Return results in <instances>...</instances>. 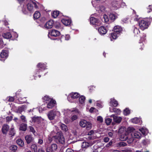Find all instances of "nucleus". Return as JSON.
<instances>
[{
    "instance_id": "1",
    "label": "nucleus",
    "mask_w": 152,
    "mask_h": 152,
    "mask_svg": "<svg viewBox=\"0 0 152 152\" xmlns=\"http://www.w3.org/2000/svg\"><path fill=\"white\" fill-rule=\"evenodd\" d=\"M37 8H38V6L35 1H28L24 5V8H26L27 10V13L28 11L32 12L34 9Z\"/></svg>"
},
{
    "instance_id": "2",
    "label": "nucleus",
    "mask_w": 152,
    "mask_h": 152,
    "mask_svg": "<svg viewBox=\"0 0 152 152\" xmlns=\"http://www.w3.org/2000/svg\"><path fill=\"white\" fill-rule=\"evenodd\" d=\"M79 124L80 126L82 127H86V129L87 130H90L92 127L91 123L84 120L80 121L79 122Z\"/></svg>"
},
{
    "instance_id": "3",
    "label": "nucleus",
    "mask_w": 152,
    "mask_h": 152,
    "mask_svg": "<svg viewBox=\"0 0 152 152\" xmlns=\"http://www.w3.org/2000/svg\"><path fill=\"white\" fill-rule=\"evenodd\" d=\"M60 113L59 112L55 110H51L47 115L49 119L50 120L54 119L56 116L60 115Z\"/></svg>"
},
{
    "instance_id": "4",
    "label": "nucleus",
    "mask_w": 152,
    "mask_h": 152,
    "mask_svg": "<svg viewBox=\"0 0 152 152\" xmlns=\"http://www.w3.org/2000/svg\"><path fill=\"white\" fill-rule=\"evenodd\" d=\"M90 23L95 26H99L102 25V22L96 18L91 17L90 19Z\"/></svg>"
},
{
    "instance_id": "5",
    "label": "nucleus",
    "mask_w": 152,
    "mask_h": 152,
    "mask_svg": "<svg viewBox=\"0 0 152 152\" xmlns=\"http://www.w3.org/2000/svg\"><path fill=\"white\" fill-rule=\"evenodd\" d=\"M80 96V94L77 92H72L68 96L67 99L70 102H73L74 100Z\"/></svg>"
},
{
    "instance_id": "6",
    "label": "nucleus",
    "mask_w": 152,
    "mask_h": 152,
    "mask_svg": "<svg viewBox=\"0 0 152 152\" xmlns=\"http://www.w3.org/2000/svg\"><path fill=\"white\" fill-rule=\"evenodd\" d=\"M149 23L148 21L144 20L139 21V25L140 28L142 30L148 28Z\"/></svg>"
},
{
    "instance_id": "7",
    "label": "nucleus",
    "mask_w": 152,
    "mask_h": 152,
    "mask_svg": "<svg viewBox=\"0 0 152 152\" xmlns=\"http://www.w3.org/2000/svg\"><path fill=\"white\" fill-rule=\"evenodd\" d=\"M47 103V107H43V110H47V108L48 109H51L54 107L56 104V102L53 99H51L48 102H46Z\"/></svg>"
},
{
    "instance_id": "8",
    "label": "nucleus",
    "mask_w": 152,
    "mask_h": 152,
    "mask_svg": "<svg viewBox=\"0 0 152 152\" xmlns=\"http://www.w3.org/2000/svg\"><path fill=\"white\" fill-rule=\"evenodd\" d=\"M60 34V32L55 30H53L48 33V36L51 39H53V37H57Z\"/></svg>"
},
{
    "instance_id": "9",
    "label": "nucleus",
    "mask_w": 152,
    "mask_h": 152,
    "mask_svg": "<svg viewBox=\"0 0 152 152\" xmlns=\"http://www.w3.org/2000/svg\"><path fill=\"white\" fill-rule=\"evenodd\" d=\"M122 0L119 1L115 0L113 1L111 3V5L113 8L114 10H117L121 7V3L122 2Z\"/></svg>"
},
{
    "instance_id": "10",
    "label": "nucleus",
    "mask_w": 152,
    "mask_h": 152,
    "mask_svg": "<svg viewBox=\"0 0 152 152\" xmlns=\"http://www.w3.org/2000/svg\"><path fill=\"white\" fill-rule=\"evenodd\" d=\"M57 145L56 144H52L46 149L47 152H53L56 151L57 149Z\"/></svg>"
},
{
    "instance_id": "11",
    "label": "nucleus",
    "mask_w": 152,
    "mask_h": 152,
    "mask_svg": "<svg viewBox=\"0 0 152 152\" xmlns=\"http://www.w3.org/2000/svg\"><path fill=\"white\" fill-rule=\"evenodd\" d=\"M57 141L60 143L63 144L64 143L65 140L64 137L61 133H59L57 134V135L54 137Z\"/></svg>"
},
{
    "instance_id": "12",
    "label": "nucleus",
    "mask_w": 152,
    "mask_h": 152,
    "mask_svg": "<svg viewBox=\"0 0 152 152\" xmlns=\"http://www.w3.org/2000/svg\"><path fill=\"white\" fill-rule=\"evenodd\" d=\"M20 4L21 7L22 9V11L25 14L27 13V10L24 8V5L27 1V0H17Z\"/></svg>"
},
{
    "instance_id": "13",
    "label": "nucleus",
    "mask_w": 152,
    "mask_h": 152,
    "mask_svg": "<svg viewBox=\"0 0 152 152\" xmlns=\"http://www.w3.org/2000/svg\"><path fill=\"white\" fill-rule=\"evenodd\" d=\"M0 56L1 58H4L3 59H1V61H4L5 59L7 58L8 56V50H2L0 54Z\"/></svg>"
},
{
    "instance_id": "14",
    "label": "nucleus",
    "mask_w": 152,
    "mask_h": 152,
    "mask_svg": "<svg viewBox=\"0 0 152 152\" xmlns=\"http://www.w3.org/2000/svg\"><path fill=\"white\" fill-rule=\"evenodd\" d=\"M37 67L38 68L36 74L39 73L40 70L42 71V70H44L46 69V66L45 64L43 63H39L37 65Z\"/></svg>"
},
{
    "instance_id": "15",
    "label": "nucleus",
    "mask_w": 152,
    "mask_h": 152,
    "mask_svg": "<svg viewBox=\"0 0 152 152\" xmlns=\"http://www.w3.org/2000/svg\"><path fill=\"white\" fill-rule=\"evenodd\" d=\"M98 31L99 34L102 35L105 34L107 33V30L106 27L103 26H101L98 28Z\"/></svg>"
},
{
    "instance_id": "16",
    "label": "nucleus",
    "mask_w": 152,
    "mask_h": 152,
    "mask_svg": "<svg viewBox=\"0 0 152 152\" xmlns=\"http://www.w3.org/2000/svg\"><path fill=\"white\" fill-rule=\"evenodd\" d=\"M113 31L118 34H120L122 31V28L121 26L117 25L114 26L113 28Z\"/></svg>"
},
{
    "instance_id": "17",
    "label": "nucleus",
    "mask_w": 152,
    "mask_h": 152,
    "mask_svg": "<svg viewBox=\"0 0 152 152\" xmlns=\"http://www.w3.org/2000/svg\"><path fill=\"white\" fill-rule=\"evenodd\" d=\"M61 21L63 24L66 26L70 25L71 23V19L68 18L62 19Z\"/></svg>"
},
{
    "instance_id": "18",
    "label": "nucleus",
    "mask_w": 152,
    "mask_h": 152,
    "mask_svg": "<svg viewBox=\"0 0 152 152\" xmlns=\"http://www.w3.org/2000/svg\"><path fill=\"white\" fill-rule=\"evenodd\" d=\"M131 136L133 137L134 138L140 139L141 137V134L138 132L134 131L131 134Z\"/></svg>"
},
{
    "instance_id": "19",
    "label": "nucleus",
    "mask_w": 152,
    "mask_h": 152,
    "mask_svg": "<svg viewBox=\"0 0 152 152\" xmlns=\"http://www.w3.org/2000/svg\"><path fill=\"white\" fill-rule=\"evenodd\" d=\"M53 24V21L52 20H50L45 23V27L47 29L50 28L52 27Z\"/></svg>"
},
{
    "instance_id": "20",
    "label": "nucleus",
    "mask_w": 152,
    "mask_h": 152,
    "mask_svg": "<svg viewBox=\"0 0 152 152\" xmlns=\"http://www.w3.org/2000/svg\"><path fill=\"white\" fill-rule=\"evenodd\" d=\"M110 117H113L114 121L116 123H120L121 121L122 118L120 117H118L114 115H111Z\"/></svg>"
},
{
    "instance_id": "21",
    "label": "nucleus",
    "mask_w": 152,
    "mask_h": 152,
    "mask_svg": "<svg viewBox=\"0 0 152 152\" xmlns=\"http://www.w3.org/2000/svg\"><path fill=\"white\" fill-rule=\"evenodd\" d=\"M118 105V102L114 98H113L110 99V105L111 107H116Z\"/></svg>"
},
{
    "instance_id": "22",
    "label": "nucleus",
    "mask_w": 152,
    "mask_h": 152,
    "mask_svg": "<svg viewBox=\"0 0 152 152\" xmlns=\"http://www.w3.org/2000/svg\"><path fill=\"white\" fill-rule=\"evenodd\" d=\"M9 126L7 124H4L2 127V131L3 134H6L9 129Z\"/></svg>"
},
{
    "instance_id": "23",
    "label": "nucleus",
    "mask_w": 152,
    "mask_h": 152,
    "mask_svg": "<svg viewBox=\"0 0 152 152\" xmlns=\"http://www.w3.org/2000/svg\"><path fill=\"white\" fill-rule=\"evenodd\" d=\"M25 138L28 144L30 143L33 140V138L32 137L31 135H30L26 136Z\"/></svg>"
},
{
    "instance_id": "24",
    "label": "nucleus",
    "mask_w": 152,
    "mask_h": 152,
    "mask_svg": "<svg viewBox=\"0 0 152 152\" xmlns=\"http://www.w3.org/2000/svg\"><path fill=\"white\" fill-rule=\"evenodd\" d=\"M119 34H118L117 33L113 32L112 33L110 34V38L111 41L112 40V39H115L118 36Z\"/></svg>"
},
{
    "instance_id": "25",
    "label": "nucleus",
    "mask_w": 152,
    "mask_h": 152,
    "mask_svg": "<svg viewBox=\"0 0 152 152\" xmlns=\"http://www.w3.org/2000/svg\"><path fill=\"white\" fill-rule=\"evenodd\" d=\"M27 128V125L26 124L22 123L20 124L19 127L20 130L25 131Z\"/></svg>"
},
{
    "instance_id": "26",
    "label": "nucleus",
    "mask_w": 152,
    "mask_h": 152,
    "mask_svg": "<svg viewBox=\"0 0 152 152\" xmlns=\"http://www.w3.org/2000/svg\"><path fill=\"white\" fill-rule=\"evenodd\" d=\"M118 15L116 13H110L109 15V19L111 20L114 21L117 17Z\"/></svg>"
},
{
    "instance_id": "27",
    "label": "nucleus",
    "mask_w": 152,
    "mask_h": 152,
    "mask_svg": "<svg viewBox=\"0 0 152 152\" xmlns=\"http://www.w3.org/2000/svg\"><path fill=\"white\" fill-rule=\"evenodd\" d=\"M26 109V105H23L20 107H18V111L20 113H21L23 111H25Z\"/></svg>"
},
{
    "instance_id": "28",
    "label": "nucleus",
    "mask_w": 152,
    "mask_h": 152,
    "mask_svg": "<svg viewBox=\"0 0 152 152\" xmlns=\"http://www.w3.org/2000/svg\"><path fill=\"white\" fill-rule=\"evenodd\" d=\"M3 37L6 39H9L12 37V36L10 32H7L2 34Z\"/></svg>"
},
{
    "instance_id": "29",
    "label": "nucleus",
    "mask_w": 152,
    "mask_h": 152,
    "mask_svg": "<svg viewBox=\"0 0 152 152\" xmlns=\"http://www.w3.org/2000/svg\"><path fill=\"white\" fill-rule=\"evenodd\" d=\"M131 121L134 124H138L140 123V119L137 118H133L131 119Z\"/></svg>"
},
{
    "instance_id": "30",
    "label": "nucleus",
    "mask_w": 152,
    "mask_h": 152,
    "mask_svg": "<svg viewBox=\"0 0 152 152\" xmlns=\"http://www.w3.org/2000/svg\"><path fill=\"white\" fill-rule=\"evenodd\" d=\"M139 130L140 131L143 135H146L148 133V130L145 128H142L140 129Z\"/></svg>"
},
{
    "instance_id": "31",
    "label": "nucleus",
    "mask_w": 152,
    "mask_h": 152,
    "mask_svg": "<svg viewBox=\"0 0 152 152\" xmlns=\"http://www.w3.org/2000/svg\"><path fill=\"white\" fill-rule=\"evenodd\" d=\"M61 129L64 131L66 132L68 130V128L67 126L64 124L60 123L59 125Z\"/></svg>"
},
{
    "instance_id": "32",
    "label": "nucleus",
    "mask_w": 152,
    "mask_h": 152,
    "mask_svg": "<svg viewBox=\"0 0 152 152\" xmlns=\"http://www.w3.org/2000/svg\"><path fill=\"white\" fill-rule=\"evenodd\" d=\"M9 148L11 152H15L17 149V147L15 145H12Z\"/></svg>"
},
{
    "instance_id": "33",
    "label": "nucleus",
    "mask_w": 152,
    "mask_h": 152,
    "mask_svg": "<svg viewBox=\"0 0 152 152\" xmlns=\"http://www.w3.org/2000/svg\"><path fill=\"white\" fill-rule=\"evenodd\" d=\"M110 112H114L117 113L118 114L120 113L121 112V111L120 110L115 108H113L112 109H111L110 108Z\"/></svg>"
},
{
    "instance_id": "34",
    "label": "nucleus",
    "mask_w": 152,
    "mask_h": 152,
    "mask_svg": "<svg viewBox=\"0 0 152 152\" xmlns=\"http://www.w3.org/2000/svg\"><path fill=\"white\" fill-rule=\"evenodd\" d=\"M40 16V12L38 11H36L34 15V19H37L39 18Z\"/></svg>"
},
{
    "instance_id": "35",
    "label": "nucleus",
    "mask_w": 152,
    "mask_h": 152,
    "mask_svg": "<svg viewBox=\"0 0 152 152\" xmlns=\"http://www.w3.org/2000/svg\"><path fill=\"white\" fill-rule=\"evenodd\" d=\"M16 143L19 145L21 147H22L24 145V142L20 139L17 140H16Z\"/></svg>"
},
{
    "instance_id": "36",
    "label": "nucleus",
    "mask_w": 152,
    "mask_h": 152,
    "mask_svg": "<svg viewBox=\"0 0 152 152\" xmlns=\"http://www.w3.org/2000/svg\"><path fill=\"white\" fill-rule=\"evenodd\" d=\"M134 36H137L140 34V32L139 29L136 27H134L133 30Z\"/></svg>"
},
{
    "instance_id": "37",
    "label": "nucleus",
    "mask_w": 152,
    "mask_h": 152,
    "mask_svg": "<svg viewBox=\"0 0 152 152\" xmlns=\"http://www.w3.org/2000/svg\"><path fill=\"white\" fill-rule=\"evenodd\" d=\"M59 12L58 11H54L52 13L51 15L54 18H56L58 15Z\"/></svg>"
},
{
    "instance_id": "38",
    "label": "nucleus",
    "mask_w": 152,
    "mask_h": 152,
    "mask_svg": "<svg viewBox=\"0 0 152 152\" xmlns=\"http://www.w3.org/2000/svg\"><path fill=\"white\" fill-rule=\"evenodd\" d=\"M85 100V97L83 96H81L79 98V101L80 103L81 104L84 103Z\"/></svg>"
},
{
    "instance_id": "39",
    "label": "nucleus",
    "mask_w": 152,
    "mask_h": 152,
    "mask_svg": "<svg viewBox=\"0 0 152 152\" xmlns=\"http://www.w3.org/2000/svg\"><path fill=\"white\" fill-rule=\"evenodd\" d=\"M42 99H43L44 101H46V102H48L50 101V100L53 99L47 95L43 97Z\"/></svg>"
},
{
    "instance_id": "40",
    "label": "nucleus",
    "mask_w": 152,
    "mask_h": 152,
    "mask_svg": "<svg viewBox=\"0 0 152 152\" xmlns=\"http://www.w3.org/2000/svg\"><path fill=\"white\" fill-rule=\"evenodd\" d=\"M71 112V111L68 109H64L62 110V112L63 113L64 115L65 116H67Z\"/></svg>"
},
{
    "instance_id": "41",
    "label": "nucleus",
    "mask_w": 152,
    "mask_h": 152,
    "mask_svg": "<svg viewBox=\"0 0 152 152\" xmlns=\"http://www.w3.org/2000/svg\"><path fill=\"white\" fill-rule=\"evenodd\" d=\"M90 145L89 143L87 142H83L82 145V147L83 148H87L89 147Z\"/></svg>"
},
{
    "instance_id": "42",
    "label": "nucleus",
    "mask_w": 152,
    "mask_h": 152,
    "mask_svg": "<svg viewBox=\"0 0 152 152\" xmlns=\"http://www.w3.org/2000/svg\"><path fill=\"white\" fill-rule=\"evenodd\" d=\"M15 134V132L14 129V128L13 127H12V128H11L10 133L9 134L11 136H13Z\"/></svg>"
},
{
    "instance_id": "43",
    "label": "nucleus",
    "mask_w": 152,
    "mask_h": 152,
    "mask_svg": "<svg viewBox=\"0 0 152 152\" xmlns=\"http://www.w3.org/2000/svg\"><path fill=\"white\" fill-rule=\"evenodd\" d=\"M123 113L124 115H127L130 113V110L128 108H126L123 111Z\"/></svg>"
},
{
    "instance_id": "44",
    "label": "nucleus",
    "mask_w": 152,
    "mask_h": 152,
    "mask_svg": "<svg viewBox=\"0 0 152 152\" xmlns=\"http://www.w3.org/2000/svg\"><path fill=\"white\" fill-rule=\"evenodd\" d=\"M117 146L118 147L124 146L126 145V144L123 142H118L117 143Z\"/></svg>"
},
{
    "instance_id": "45",
    "label": "nucleus",
    "mask_w": 152,
    "mask_h": 152,
    "mask_svg": "<svg viewBox=\"0 0 152 152\" xmlns=\"http://www.w3.org/2000/svg\"><path fill=\"white\" fill-rule=\"evenodd\" d=\"M55 27L56 28L58 29H61L62 28L60 23L59 22H57L55 24Z\"/></svg>"
},
{
    "instance_id": "46",
    "label": "nucleus",
    "mask_w": 152,
    "mask_h": 152,
    "mask_svg": "<svg viewBox=\"0 0 152 152\" xmlns=\"http://www.w3.org/2000/svg\"><path fill=\"white\" fill-rule=\"evenodd\" d=\"M142 143L145 145H147L149 144L150 143V141L148 139H146L143 140L142 142Z\"/></svg>"
},
{
    "instance_id": "47",
    "label": "nucleus",
    "mask_w": 152,
    "mask_h": 152,
    "mask_svg": "<svg viewBox=\"0 0 152 152\" xmlns=\"http://www.w3.org/2000/svg\"><path fill=\"white\" fill-rule=\"evenodd\" d=\"M31 148L34 152L37 151V145L35 144H32L31 146Z\"/></svg>"
},
{
    "instance_id": "48",
    "label": "nucleus",
    "mask_w": 152,
    "mask_h": 152,
    "mask_svg": "<svg viewBox=\"0 0 152 152\" xmlns=\"http://www.w3.org/2000/svg\"><path fill=\"white\" fill-rule=\"evenodd\" d=\"M120 138L122 141H125L127 139L128 137L126 135H122L121 136Z\"/></svg>"
},
{
    "instance_id": "49",
    "label": "nucleus",
    "mask_w": 152,
    "mask_h": 152,
    "mask_svg": "<svg viewBox=\"0 0 152 152\" xmlns=\"http://www.w3.org/2000/svg\"><path fill=\"white\" fill-rule=\"evenodd\" d=\"M5 45V44H4L3 41L0 38V49L3 48Z\"/></svg>"
},
{
    "instance_id": "50",
    "label": "nucleus",
    "mask_w": 152,
    "mask_h": 152,
    "mask_svg": "<svg viewBox=\"0 0 152 152\" xmlns=\"http://www.w3.org/2000/svg\"><path fill=\"white\" fill-rule=\"evenodd\" d=\"M29 129L30 131L32 132L33 134L35 135L36 133V131L34 130V128L31 126H29Z\"/></svg>"
},
{
    "instance_id": "51",
    "label": "nucleus",
    "mask_w": 152,
    "mask_h": 152,
    "mask_svg": "<svg viewBox=\"0 0 152 152\" xmlns=\"http://www.w3.org/2000/svg\"><path fill=\"white\" fill-rule=\"evenodd\" d=\"M19 100L20 102V103L21 104L26 102V97H24L23 98L20 97L19 99Z\"/></svg>"
},
{
    "instance_id": "52",
    "label": "nucleus",
    "mask_w": 152,
    "mask_h": 152,
    "mask_svg": "<svg viewBox=\"0 0 152 152\" xmlns=\"http://www.w3.org/2000/svg\"><path fill=\"white\" fill-rule=\"evenodd\" d=\"M134 140V138L133 137L131 136V137L129 138L127 140V142L129 144H131Z\"/></svg>"
},
{
    "instance_id": "53",
    "label": "nucleus",
    "mask_w": 152,
    "mask_h": 152,
    "mask_svg": "<svg viewBox=\"0 0 152 152\" xmlns=\"http://www.w3.org/2000/svg\"><path fill=\"white\" fill-rule=\"evenodd\" d=\"M111 121L112 119L109 118H106L105 120V123L107 125H109L111 122Z\"/></svg>"
},
{
    "instance_id": "54",
    "label": "nucleus",
    "mask_w": 152,
    "mask_h": 152,
    "mask_svg": "<svg viewBox=\"0 0 152 152\" xmlns=\"http://www.w3.org/2000/svg\"><path fill=\"white\" fill-rule=\"evenodd\" d=\"M20 118L21 119L22 122L25 123L27 122V120H26V117L23 115H22L20 116Z\"/></svg>"
},
{
    "instance_id": "55",
    "label": "nucleus",
    "mask_w": 152,
    "mask_h": 152,
    "mask_svg": "<svg viewBox=\"0 0 152 152\" xmlns=\"http://www.w3.org/2000/svg\"><path fill=\"white\" fill-rule=\"evenodd\" d=\"M97 120L100 123H102L103 121V119L101 116H98L97 117Z\"/></svg>"
},
{
    "instance_id": "56",
    "label": "nucleus",
    "mask_w": 152,
    "mask_h": 152,
    "mask_svg": "<svg viewBox=\"0 0 152 152\" xmlns=\"http://www.w3.org/2000/svg\"><path fill=\"white\" fill-rule=\"evenodd\" d=\"M77 118V116L76 115H74L71 118V121H73L76 120Z\"/></svg>"
},
{
    "instance_id": "57",
    "label": "nucleus",
    "mask_w": 152,
    "mask_h": 152,
    "mask_svg": "<svg viewBox=\"0 0 152 152\" xmlns=\"http://www.w3.org/2000/svg\"><path fill=\"white\" fill-rule=\"evenodd\" d=\"M103 18L104 19V21L107 23L109 20V19L107 15H104L103 16Z\"/></svg>"
},
{
    "instance_id": "58",
    "label": "nucleus",
    "mask_w": 152,
    "mask_h": 152,
    "mask_svg": "<svg viewBox=\"0 0 152 152\" xmlns=\"http://www.w3.org/2000/svg\"><path fill=\"white\" fill-rule=\"evenodd\" d=\"M127 129L128 131H129L130 132H132V133L134 132V131L135 130V129L133 127H128Z\"/></svg>"
},
{
    "instance_id": "59",
    "label": "nucleus",
    "mask_w": 152,
    "mask_h": 152,
    "mask_svg": "<svg viewBox=\"0 0 152 152\" xmlns=\"http://www.w3.org/2000/svg\"><path fill=\"white\" fill-rule=\"evenodd\" d=\"M146 37V35L145 34H143V36L142 37H141V39H140V41H141L142 42L144 41L145 39V38Z\"/></svg>"
},
{
    "instance_id": "60",
    "label": "nucleus",
    "mask_w": 152,
    "mask_h": 152,
    "mask_svg": "<svg viewBox=\"0 0 152 152\" xmlns=\"http://www.w3.org/2000/svg\"><path fill=\"white\" fill-rule=\"evenodd\" d=\"M12 118V116L7 117L6 118L7 121L9 122L11 121Z\"/></svg>"
},
{
    "instance_id": "61",
    "label": "nucleus",
    "mask_w": 152,
    "mask_h": 152,
    "mask_svg": "<svg viewBox=\"0 0 152 152\" xmlns=\"http://www.w3.org/2000/svg\"><path fill=\"white\" fill-rule=\"evenodd\" d=\"M71 112H75V113H80V112L78 110V109H77L76 108H75L74 110H71Z\"/></svg>"
},
{
    "instance_id": "62",
    "label": "nucleus",
    "mask_w": 152,
    "mask_h": 152,
    "mask_svg": "<svg viewBox=\"0 0 152 152\" xmlns=\"http://www.w3.org/2000/svg\"><path fill=\"white\" fill-rule=\"evenodd\" d=\"M113 144V142L110 141L106 145V147H109L111 145Z\"/></svg>"
},
{
    "instance_id": "63",
    "label": "nucleus",
    "mask_w": 152,
    "mask_h": 152,
    "mask_svg": "<svg viewBox=\"0 0 152 152\" xmlns=\"http://www.w3.org/2000/svg\"><path fill=\"white\" fill-rule=\"evenodd\" d=\"M104 141L105 142H108L109 140V138L108 137H105L104 138Z\"/></svg>"
},
{
    "instance_id": "64",
    "label": "nucleus",
    "mask_w": 152,
    "mask_h": 152,
    "mask_svg": "<svg viewBox=\"0 0 152 152\" xmlns=\"http://www.w3.org/2000/svg\"><path fill=\"white\" fill-rule=\"evenodd\" d=\"M66 152H74V151L70 148H68L66 150Z\"/></svg>"
}]
</instances>
